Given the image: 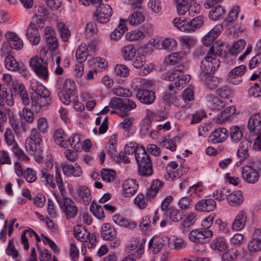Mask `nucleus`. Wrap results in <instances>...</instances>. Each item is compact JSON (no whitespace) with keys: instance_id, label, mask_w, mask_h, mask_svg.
<instances>
[{"instance_id":"nucleus-1","label":"nucleus","mask_w":261,"mask_h":261,"mask_svg":"<svg viewBox=\"0 0 261 261\" xmlns=\"http://www.w3.org/2000/svg\"><path fill=\"white\" fill-rule=\"evenodd\" d=\"M214 48H210L209 55H206L201 61L199 77L202 81H206L208 79L212 77L215 71L219 66L220 62L216 57Z\"/></svg>"},{"instance_id":"nucleus-2","label":"nucleus","mask_w":261,"mask_h":261,"mask_svg":"<svg viewBox=\"0 0 261 261\" xmlns=\"http://www.w3.org/2000/svg\"><path fill=\"white\" fill-rule=\"evenodd\" d=\"M248 128L251 136H256L252 148L254 150H261V115L256 113L249 118Z\"/></svg>"},{"instance_id":"nucleus-3","label":"nucleus","mask_w":261,"mask_h":261,"mask_svg":"<svg viewBox=\"0 0 261 261\" xmlns=\"http://www.w3.org/2000/svg\"><path fill=\"white\" fill-rule=\"evenodd\" d=\"M136 161L139 175L146 177L152 174V162L150 156L146 151H143L142 149L139 150L136 154Z\"/></svg>"},{"instance_id":"nucleus-4","label":"nucleus","mask_w":261,"mask_h":261,"mask_svg":"<svg viewBox=\"0 0 261 261\" xmlns=\"http://www.w3.org/2000/svg\"><path fill=\"white\" fill-rule=\"evenodd\" d=\"M57 88L61 90L58 93L59 98L62 103L68 105L71 102L70 96L74 92L75 83L70 79L58 80Z\"/></svg>"},{"instance_id":"nucleus-5","label":"nucleus","mask_w":261,"mask_h":261,"mask_svg":"<svg viewBox=\"0 0 261 261\" xmlns=\"http://www.w3.org/2000/svg\"><path fill=\"white\" fill-rule=\"evenodd\" d=\"M42 143L39 132L36 128H33L30 137L25 140V147L27 152L31 155L40 154L42 152Z\"/></svg>"},{"instance_id":"nucleus-6","label":"nucleus","mask_w":261,"mask_h":261,"mask_svg":"<svg viewBox=\"0 0 261 261\" xmlns=\"http://www.w3.org/2000/svg\"><path fill=\"white\" fill-rule=\"evenodd\" d=\"M29 65L39 78L44 81L48 79V63L46 60L34 56L30 59Z\"/></svg>"},{"instance_id":"nucleus-7","label":"nucleus","mask_w":261,"mask_h":261,"mask_svg":"<svg viewBox=\"0 0 261 261\" xmlns=\"http://www.w3.org/2000/svg\"><path fill=\"white\" fill-rule=\"evenodd\" d=\"M259 168L258 164L256 160H252L242 168L241 174L243 179L248 184H255L259 178V174L257 170Z\"/></svg>"},{"instance_id":"nucleus-8","label":"nucleus","mask_w":261,"mask_h":261,"mask_svg":"<svg viewBox=\"0 0 261 261\" xmlns=\"http://www.w3.org/2000/svg\"><path fill=\"white\" fill-rule=\"evenodd\" d=\"M54 194L67 219L73 218L77 215L78 207L71 198L64 197L62 198L56 193Z\"/></svg>"},{"instance_id":"nucleus-9","label":"nucleus","mask_w":261,"mask_h":261,"mask_svg":"<svg viewBox=\"0 0 261 261\" xmlns=\"http://www.w3.org/2000/svg\"><path fill=\"white\" fill-rule=\"evenodd\" d=\"M99 6L97 7L95 12V16L97 21L101 23H107L112 15V9L111 6L108 4H98Z\"/></svg>"},{"instance_id":"nucleus-10","label":"nucleus","mask_w":261,"mask_h":261,"mask_svg":"<svg viewBox=\"0 0 261 261\" xmlns=\"http://www.w3.org/2000/svg\"><path fill=\"white\" fill-rule=\"evenodd\" d=\"M213 232L212 230L206 229H196L192 230L189 234V238L190 241L194 243H199L206 239L213 236Z\"/></svg>"},{"instance_id":"nucleus-11","label":"nucleus","mask_w":261,"mask_h":261,"mask_svg":"<svg viewBox=\"0 0 261 261\" xmlns=\"http://www.w3.org/2000/svg\"><path fill=\"white\" fill-rule=\"evenodd\" d=\"M136 97L141 103L145 105H150L155 101V94L152 90L139 88L137 92Z\"/></svg>"},{"instance_id":"nucleus-12","label":"nucleus","mask_w":261,"mask_h":261,"mask_svg":"<svg viewBox=\"0 0 261 261\" xmlns=\"http://www.w3.org/2000/svg\"><path fill=\"white\" fill-rule=\"evenodd\" d=\"M248 249L250 252H257L261 250V229H256L252 238L248 244Z\"/></svg>"},{"instance_id":"nucleus-13","label":"nucleus","mask_w":261,"mask_h":261,"mask_svg":"<svg viewBox=\"0 0 261 261\" xmlns=\"http://www.w3.org/2000/svg\"><path fill=\"white\" fill-rule=\"evenodd\" d=\"M247 216L245 211H240L235 217L232 222L231 229L234 231H240L243 229L247 222Z\"/></svg>"},{"instance_id":"nucleus-14","label":"nucleus","mask_w":261,"mask_h":261,"mask_svg":"<svg viewBox=\"0 0 261 261\" xmlns=\"http://www.w3.org/2000/svg\"><path fill=\"white\" fill-rule=\"evenodd\" d=\"M228 132L226 128L220 127L213 131L208 137V141L212 143H220L226 140L228 137Z\"/></svg>"},{"instance_id":"nucleus-15","label":"nucleus","mask_w":261,"mask_h":261,"mask_svg":"<svg viewBox=\"0 0 261 261\" xmlns=\"http://www.w3.org/2000/svg\"><path fill=\"white\" fill-rule=\"evenodd\" d=\"M5 37L11 48L20 50L22 48L23 41L15 33L8 31L6 33Z\"/></svg>"},{"instance_id":"nucleus-16","label":"nucleus","mask_w":261,"mask_h":261,"mask_svg":"<svg viewBox=\"0 0 261 261\" xmlns=\"http://www.w3.org/2000/svg\"><path fill=\"white\" fill-rule=\"evenodd\" d=\"M216 206V201L213 199H202L198 201L195 209L199 212H210L214 211Z\"/></svg>"},{"instance_id":"nucleus-17","label":"nucleus","mask_w":261,"mask_h":261,"mask_svg":"<svg viewBox=\"0 0 261 261\" xmlns=\"http://www.w3.org/2000/svg\"><path fill=\"white\" fill-rule=\"evenodd\" d=\"M61 167L64 174L68 176L79 177L82 174V169L77 163L72 165L65 162L61 164Z\"/></svg>"},{"instance_id":"nucleus-18","label":"nucleus","mask_w":261,"mask_h":261,"mask_svg":"<svg viewBox=\"0 0 261 261\" xmlns=\"http://www.w3.org/2000/svg\"><path fill=\"white\" fill-rule=\"evenodd\" d=\"M251 143L247 140L242 141L238 148L237 156L240 159L237 163L238 165H240L242 162L247 160L249 156L248 150Z\"/></svg>"},{"instance_id":"nucleus-19","label":"nucleus","mask_w":261,"mask_h":261,"mask_svg":"<svg viewBox=\"0 0 261 261\" xmlns=\"http://www.w3.org/2000/svg\"><path fill=\"white\" fill-rule=\"evenodd\" d=\"M35 22L31 23L28 28L26 35L32 44L37 45L40 41V36Z\"/></svg>"},{"instance_id":"nucleus-20","label":"nucleus","mask_w":261,"mask_h":261,"mask_svg":"<svg viewBox=\"0 0 261 261\" xmlns=\"http://www.w3.org/2000/svg\"><path fill=\"white\" fill-rule=\"evenodd\" d=\"M122 188L123 195L126 197H130L136 193L138 185L135 179H127L124 181Z\"/></svg>"},{"instance_id":"nucleus-21","label":"nucleus","mask_w":261,"mask_h":261,"mask_svg":"<svg viewBox=\"0 0 261 261\" xmlns=\"http://www.w3.org/2000/svg\"><path fill=\"white\" fill-rule=\"evenodd\" d=\"M222 27L221 25H216L209 32L205 35L202 39L204 46L208 47L211 46L217 37L220 35Z\"/></svg>"},{"instance_id":"nucleus-22","label":"nucleus","mask_w":261,"mask_h":261,"mask_svg":"<svg viewBox=\"0 0 261 261\" xmlns=\"http://www.w3.org/2000/svg\"><path fill=\"white\" fill-rule=\"evenodd\" d=\"M77 193L79 200L85 205H88L92 200V195L90 190L85 186H80Z\"/></svg>"},{"instance_id":"nucleus-23","label":"nucleus","mask_w":261,"mask_h":261,"mask_svg":"<svg viewBox=\"0 0 261 261\" xmlns=\"http://www.w3.org/2000/svg\"><path fill=\"white\" fill-rule=\"evenodd\" d=\"M48 11L42 6H39L35 16L33 18V22H35L38 27H42L44 21L48 18Z\"/></svg>"},{"instance_id":"nucleus-24","label":"nucleus","mask_w":261,"mask_h":261,"mask_svg":"<svg viewBox=\"0 0 261 261\" xmlns=\"http://www.w3.org/2000/svg\"><path fill=\"white\" fill-rule=\"evenodd\" d=\"M164 214L173 222L180 221L185 215L183 211L173 207H169L164 212Z\"/></svg>"},{"instance_id":"nucleus-25","label":"nucleus","mask_w":261,"mask_h":261,"mask_svg":"<svg viewBox=\"0 0 261 261\" xmlns=\"http://www.w3.org/2000/svg\"><path fill=\"white\" fill-rule=\"evenodd\" d=\"M177 168L180 169V165L176 162H171L166 166L167 174H165V177L167 179L170 180H174L178 178L181 176L180 172H173V169H177Z\"/></svg>"},{"instance_id":"nucleus-26","label":"nucleus","mask_w":261,"mask_h":261,"mask_svg":"<svg viewBox=\"0 0 261 261\" xmlns=\"http://www.w3.org/2000/svg\"><path fill=\"white\" fill-rule=\"evenodd\" d=\"M235 111L236 108L234 107H227L217 116L215 118V122L218 124H222L229 118L235 113Z\"/></svg>"},{"instance_id":"nucleus-27","label":"nucleus","mask_w":261,"mask_h":261,"mask_svg":"<svg viewBox=\"0 0 261 261\" xmlns=\"http://www.w3.org/2000/svg\"><path fill=\"white\" fill-rule=\"evenodd\" d=\"M210 247L213 250L219 252H223L227 249V242L226 239L222 237H219L212 240L210 244Z\"/></svg>"},{"instance_id":"nucleus-28","label":"nucleus","mask_w":261,"mask_h":261,"mask_svg":"<svg viewBox=\"0 0 261 261\" xmlns=\"http://www.w3.org/2000/svg\"><path fill=\"white\" fill-rule=\"evenodd\" d=\"M243 201L244 197L241 191L237 190L232 192L230 191V194L227 198V201L229 205L231 206L240 205Z\"/></svg>"},{"instance_id":"nucleus-29","label":"nucleus","mask_w":261,"mask_h":261,"mask_svg":"<svg viewBox=\"0 0 261 261\" xmlns=\"http://www.w3.org/2000/svg\"><path fill=\"white\" fill-rule=\"evenodd\" d=\"M101 238L106 240H110L116 236L115 228L110 223H105L101 227Z\"/></svg>"},{"instance_id":"nucleus-30","label":"nucleus","mask_w":261,"mask_h":261,"mask_svg":"<svg viewBox=\"0 0 261 261\" xmlns=\"http://www.w3.org/2000/svg\"><path fill=\"white\" fill-rule=\"evenodd\" d=\"M54 138L56 143L61 147L67 148L68 141L64 130L61 128H58L54 132Z\"/></svg>"},{"instance_id":"nucleus-31","label":"nucleus","mask_w":261,"mask_h":261,"mask_svg":"<svg viewBox=\"0 0 261 261\" xmlns=\"http://www.w3.org/2000/svg\"><path fill=\"white\" fill-rule=\"evenodd\" d=\"M41 182L45 186H49L51 188L55 189L56 187L54 181L53 175L49 173L48 171L42 170L39 174Z\"/></svg>"},{"instance_id":"nucleus-32","label":"nucleus","mask_w":261,"mask_h":261,"mask_svg":"<svg viewBox=\"0 0 261 261\" xmlns=\"http://www.w3.org/2000/svg\"><path fill=\"white\" fill-rule=\"evenodd\" d=\"M117 136L116 134L112 135L109 139L108 145L106 146L107 153L113 159L117 157Z\"/></svg>"},{"instance_id":"nucleus-33","label":"nucleus","mask_w":261,"mask_h":261,"mask_svg":"<svg viewBox=\"0 0 261 261\" xmlns=\"http://www.w3.org/2000/svg\"><path fill=\"white\" fill-rule=\"evenodd\" d=\"M136 54V49L132 44L125 45L121 49V56L125 61H132Z\"/></svg>"},{"instance_id":"nucleus-34","label":"nucleus","mask_w":261,"mask_h":261,"mask_svg":"<svg viewBox=\"0 0 261 261\" xmlns=\"http://www.w3.org/2000/svg\"><path fill=\"white\" fill-rule=\"evenodd\" d=\"M168 246L171 249L179 250L186 247L187 243L183 239L173 236L169 239Z\"/></svg>"},{"instance_id":"nucleus-35","label":"nucleus","mask_w":261,"mask_h":261,"mask_svg":"<svg viewBox=\"0 0 261 261\" xmlns=\"http://www.w3.org/2000/svg\"><path fill=\"white\" fill-rule=\"evenodd\" d=\"M88 56L90 55L86 49V44L82 43L76 50L75 57L77 61L79 63L82 64L86 61Z\"/></svg>"},{"instance_id":"nucleus-36","label":"nucleus","mask_w":261,"mask_h":261,"mask_svg":"<svg viewBox=\"0 0 261 261\" xmlns=\"http://www.w3.org/2000/svg\"><path fill=\"white\" fill-rule=\"evenodd\" d=\"M163 186V182L158 179L154 180L146 193L147 199L153 198L157 194L160 188Z\"/></svg>"},{"instance_id":"nucleus-37","label":"nucleus","mask_w":261,"mask_h":261,"mask_svg":"<svg viewBox=\"0 0 261 261\" xmlns=\"http://www.w3.org/2000/svg\"><path fill=\"white\" fill-rule=\"evenodd\" d=\"M30 87L32 90L36 93V96L47 94V92H49L48 90L42 84L35 80L31 81Z\"/></svg>"},{"instance_id":"nucleus-38","label":"nucleus","mask_w":261,"mask_h":261,"mask_svg":"<svg viewBox=\"0 0 261 261\" xmlns=\"http://www.w3.org/2000/svg\"><path fill=\"white\" fill-rule=\"evenodd\" d=\"M90 233L81 226H77L74 229V236L79 241L87 242L90 237Z\"/></svg>"},{"instance_id":"nucleus-39","label":"nucleus","mask_w":261,"mask_h":261,"mask_svg":"<svg viewBox=\"0 0 261 261\" xmlns=\"http://www.w3.org/2000/svg\"><path fill=\"white\" fill-rule=\"evenodd\" d=\"M190 80V76L186 74L180 77L177 81L173 84H171L168 86V89L170 91H173L175 88L178 90L181 89L185 86L186 84L189 82Z\"/></svg>"},{"instance_id":"nucleus-40","label":"nucleus","mask_w":261,"mask_h":261,"mask_svg":"<svg viewBox=\"0 0 261 261\" xmlns=\"http://www.w3.org/2000/svg\"><path fill=\"white\" fill-rule=\"evenodd\" d=\"M0 97L5 99L7 106L9 107L14 105V99L12 93L7 91V88L0 83Z\"/></svg>"},{"instance_id":"nucleus-41","label":"nucleus","mask_w":261,"mask_h":261,"mask_svg":"<svg viewBox=\"0 0 261 261\" xmlns=\"http://www.w3.org/2000/svg\"><path fill=\"white\" fill-rule=\"evenodd\" d=\"M135 118L133 117H128L125 118L122 122L119 123V126L123 130L126 136L128 137L132 135L130 134V130L133 125Z\"/></svg>"},{"instance_id":"nucleus-42","label":"nucleus","mask_w":261,"mask_h":261,"mask_svg":"<svg viewBox=\"0 0 261 261\" xmlns=\"http://www.w3.org/2000/svg\"><path fill=\"white\" fill-rule=\"evenodd\" d=\"M230 136L232 141L234 143H238L243 137L242 131L240 127L236 125H233L229 129Z\"/></svg>"},{"instance_id":"nucleus-43","label":"nucleus","mask_w":261,"mask_h":261,"mask_svg":"<svg viewBox=\"0 0 261 261\" xmlns=\"http://www.w3.org/2000/svg\"><path fill=\"white\" fill-rule=\"evenodd\" d=\"M90 211L95 217L99 219L103 220L105 217L103 207L94 201H92L90 205Z\"/></svg>"},{"instance_id":"nucleus-44","label":"nucleus","mask_w":261,"mask_h":261,"mask_svg":"<svg viewBox=\"0 0 261 261\" xmlns=\"http://www.w3.org/2000/svg\"><path fill=\"white\" fill-rule=\"evenodd\" d=\"M113 221L116 224L125 227L132 228L135 226V224L133 222H129L122 216L115 214L112 217Z\"/></svg>"},{"instance_id":"nucleus-45","label":"nucleus","mask_w":261,"mask_h":261,"mask_svg":"<svg viewBox=\"0 0 261 261\" xmlns=\"http://www.w3.org/2000/svg\"><path fill=\"white\" fill-rule=\"evenodd\" d=\"M207 100L211 102L212 107L215 109L220 110L226 105V101L217 97H214L212 95H208L206 97Z\"/></svg>"},{"instance_id":"nucleus-46","label":"nucleus","mask_w":261,"mask_h":261,"mask_svg":"<svg viewBox=\"0 0 261 261\" xmlns=\"http://www.w3.org/2000/svg\"><path fill=\"white\" fill-rule=\"evenodd\" d=\"M225 13L224 9L218 5L213 8L209 13V17L214 20L221 19Z\"/></svg>"},{"instance_id":"nucleus-47","label":"nucleus","mask_w":261,"mask_h":261,"mask_svg":"<svg viewBox=\"0 0 261 261\" xmlns=\"http://www.w3.org/2000/svg\"><path fill=\"white\" fill-rule=\"evenodd\" d=\"M183 57V55L179 52L173 53L164 59L166 64L174 65L178 63Z\"/></svg>"},{"instance_id":"nucleus-48","label":"nucleus","mask_w":261,"mask_h":261,"mask_svg":"<svg viewBox=\"0 0 261 261\" xmlns=\"http://www.w3.org/2000/svg\"><path fill=\"white\" fill-rule=\"evenodd\" d=\"M230 194V189L227 187L220 188L213 192L214 198L219 201H222L228 197Z\"/></svg>"},{"instance_id":"nucleus-49","label":"nucleus","mask_w":261,"mask_h":261,"mask_svg":"<svg viewBox=\"0 0 261 261\" xmlns=\"http://www.w3.org/2000/svg\"><path fill=\"white\" fill-rule=\"evenodd\" d=\"M127 20L130 24L136 25L144 21V16L140 12H135L129 16Z\"/></svg>"},{"instance_id":"nucleus-50","label":"nucleus","mask_w":261,"mask_h":261,"mask_svg":"<svg viewBox=\"0 0 261 261\" xmlns=\"http://www.w3.org/2000/svg\"><path fill=\"white\" fill-rule=\"evenodd\" d=\"M141 149H142L143 151H146L144 147L138 146V144L136 143L131 142L126 144L124 147V151L128 154H132L135 153V156L136 159L137 153Z\"/></svg>"},{"instance_id":"nucleus-51","label":"nucleus","mask_w":261,"mask_h":261,"mask_svg":"<svg viewBox=\"0 0 261 261\" xmlns=\"http://www.w3.org/2000/svg\"><path fill=\"white\" fill-rule=\"evenodd\" d=\"M5 66L7 69L11 71H16L19 68V64L14 57L8 55L5 59Z\"/></svg>"},{"instance_id":"nucleus-52","label":"nucleus","mask_w":261,"mask_h":261,"mask_svg":"<svg viewBox=\"0 0 261 261\" xmlns=\"http://www.w3.org/2000/svg\"><path fill=\"white\" fill-rule=\"evenodd\" d=\"M68 141V145L70 144L71 147L75 150H78L81 146V136L78 134H73L69 137Z\"/></svg>"},{"instance_id":"nucleus-53","label":"nucleus","mask_w":261,"mask_h":261,"mask_svg":"<svg viewBox=\"0 0 261 261\" xmlns=\"http://www.w3.org/2000/svg\"><path fill=\"white\" fill-rule=\"evenodd\" d=\"M145 34L140 30H134L125 34V38L128 41H136L143 39Z\"/></svg>"},{"instance_id":"nucleus-54","label":"nucleus","mask_w":261,"mask_h":261,"mask_svg":"<svg viewBox=\"0 0 261 261\" xmlns=\"http://www.w3.org/2000/svg\"><path fill=\"white\" fill-rule=\"evenodd\" d=\"M35 232L31 229L23 230L21 233V242L23 244L24 249L28 250L29 248V243L28 238L32 237L34 235Z\"/></svg>"},{"instance_id":"nucleus-55","label":"nucleus","mask_w":261,"mask_h":261,"mask_svg":"<svg viewBox=\"0 0 261 261\" xmlns=\"http://www.w3.org/2000/svg\"><path fill=\"white\" fill-rule=\"evenodd\" d=\"M239 252L235 248H231L224 253L222 256V261H236Z\"/></svg>"},{"instance_id":"nucleus-56","label":"nucleus","mask_w":261,"mask_h":261,"mask_svg":"<svg viewBox=\"0 0 261 261\" xmlns=\"http://www.w3.org/2000/svg\"><path fill=\"white\" fill-rule=\"evenodd\" d=\"M15 90L19 93L21 98L22 103L24 105H28L30 103V99L28 94L22 84H18L15 87Z\"/></svg>"},{"instance_id":"nucleus-57","label":"nucleus","mask_w":261,"mask_h":261,"mask_svg":"<svg viewBox=\"0 0 261 261\" xmlns=\"http://www.w3.org/2000/svg\"><path fill=\"white\" fill-rule=\"evenodd\" d=\"M246 70V66L241 65L232 69L228 73V76L231 78H236L242 76Z\"/></svg>"},{"instance_id":"nucleus-58","label":"nucleus","mask_w":261,"mask_h":261,"mask_svg":"<svg viewBox=\"0 0 261 261\" xmlns=\"http://www.w3.org/2000/svg\"><path fill=\"white\" fill-rule=\"evenodd\" d=\"M101 176L105 181L110 182L116 178V172L111 169H103L101 171Z\"/></svg>"},{"instance_id":"nucleus-59","label":"nucleus","mask_w":261,"mask_h":261,"mask_svg":"<svg viewBox=\"0 0 261 261\" xmlns=\"http://www.w3.org/2000/svg\"><path fill=\"white\" fill-rule=\"evenodd\" d=\"M146 239L144 237L140 238L138 237L136 239L135 243H136V248H137V250L136 251L134 256H135L137 258H140L141 255L143 252V245L145 244Z\"/></svg>"},{"instance_id":"nucleus-60","label":"nucleus","mask_w":261,"mask_h":261,"mask_svg":"<svg viewBox=\"0 0 261 261\" xmlns=\"http://www.w3.org/2000/svg\"><path fill=\"white\" fill-rule=\"evenodd\" d=\"M14 131L10 128H7L5 133L4 137L6 144L14 147L17 144L14 138Z\"/></svg>"},{"instance_id":"nucleus-61","label":"nucleus","mask_w":261,"mask_h":261,"mask_svg":"<svg viewBox=\"0 0 261 261\" xmlns=\"http://www.w3.org/2000/svg\"><path fill=\"white\" fill-rule=\"evenodd\" d=\"M197 220L196 214L194 213L189 214L182 221L181 226L183 228H188L193 225Z\"/></svg>"},{"instance_id":"nucleus-62","label":"nucleus","mask_w":261,"mask_h":261,"mask_svg":"<svg viewBox=\"0 0 261 261\" xmlns=\"http://www.w3.org/2000/svg\"><path fill=\"white\" fill-rule=\"evenodd\" d=\"M57 27L60 32L61 37L63 41H66L70 36L69 30L62 22H58Z\"/></svg>"},{"instance_id":"nucleus-63","label":"nucleus","mask_w":261,"mask_h":261,"mask_svg":"<svg viewBox=\"0 0 261 261\" xmlns=\"http://www.w3.org/2000/svg\"><path fill=\"white\" fill-rule=\"evenodd\" d=\"M246 43L244 40L240 39L235 42L230 48V52L232 55H236L240 53L244 48Z\"/></svg>"},{"instance_id":"nucleus-64","label":"nucleus","mask_w":261,"mask_h":261,"mask_svg":"<svg viewBox=\"0 0 261 261\" xmlns=\"http://www.w3.org/2000/svg\"><path fill=\"white\" fill-rule=\"evenodd\" d=\"M163 48L164 49L172 50L175 49L177 46V41L173 38H167L162 39Z\"/></svg>"}]
</instances>
